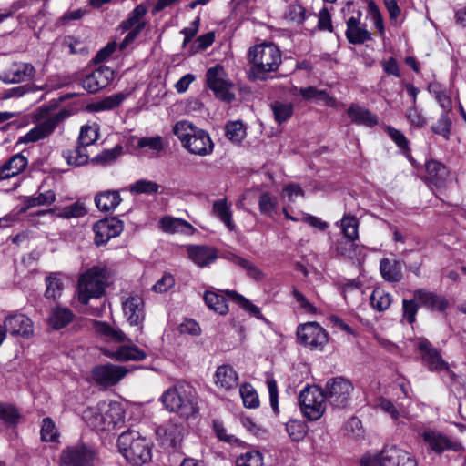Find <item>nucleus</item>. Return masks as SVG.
I'll use <instances>...</instances> for the list:
<instances>
[{"instance_id":"nucleus-16","label":"nucleus","mask_w":466,"mask_h":466,"mask_svg":"<svg viewBox=\"0 0 466 466\" xmlns=\"http://www.w3.org/2000/svg\"><path fill=\"white\" fill-rule=\"evenodd\" d=\"M35 69L30 63L14 62L0 72V80L6 84L30 81L35 77Z\"/></svg>"},{"instance_id":"nucleus-21","label":"nucleus","mask_w":466,"mask_h":466,"mask_svg":"<svg viewBox=\"0 0 466 466\" xmlns=\"http://www.w3.org/2000/svg\"><path fill=\"white\" fill-rule=\"evenodd\" d=\"M361 12H358V16L350 17L347 22L345 35L349 43L352 45H361L371 40V34L368 31L366 25L360 23Z\"/></svg>"},{"instance_id":"nucleus-59","label":"nucleus","mask_w":466,"mask_h":466,"mask_svg":"<svg viewBox=\"0 0 466 466\" xmlns=\"http://www.w3.org/2000/svg\"><path fill=\"white\" fill-rule=\"evenodd\" d=\"M137 147H148L153 151L159 152L163 149L162 137L159 136L141 137L137 142Z\"/></svg>"},{"instance_id":"nucleus-8","label":"nucleus","mask_w":466,"mask_h":466,"mask_svg":"<svg viewBox=\"0 0 466 466\" xmlns=\"http://www.w3.org/2000/svg\"><path fill=\"white\" fill-rule=\"evenodd\" d=\"M322 390L329 404L333 408L344 409L349 404L354 387L350 380L339 376L328 380Z\"/></svg>"},{"instance_id":"nucleus-38","label":"nucleus","mask_w":466,"mask_h":466,"mask_svg":"<svg viewBox=\"0 0 466 466\" xmlns=\"http://www.w3.org/2000/svg\"><path fill=\"white\" fill-rule=\"evenodd\" d=\"M370 301L371 307L377 311H384L389 309L392 302V297L390 293L386 292L380 288L373 289Z\"/></svg>"},{"instance_id":"nucleus-62","label":"nucleus","mask_w":466,"mask_h":466,"mask_svg":"<svg viewBox=\"0 0 466 466\" xmlns=\"http://www.w3.org/2000/svg\"><path fill=\"white\" fill-rule=\"evenodd\" d=\"M258 206L262 214L271 216L277 206V202L268 192H264L259 197Z\"/></svg>"},{"instance_id":"nucleus-17","label":"nucleus","mask_w":466,"mask_h":466,"mask_svg":"<svg viewBox=\"0 0 466 466\" xmlns=\"http://www.w3.org/2000/svg\"><path fill=\"white\" fill-rule=\"evenodd\" d=\"M417 348L421 355L424 365L431 371L448 370V363L441 358L439 350L426 339H420Z\"/></svg>"},{"instance_id":"nucleus-43","label":"nucleus","mask_w":466,"mask_h":466,"mask_svg":"<svg viewBox=\"0 0 466 466\" xmlns=\"http://www.w3.org/2000/svg\"><path fill=\"white\" fill-rule=\"evenodd\" d=\"M227 294L228 296L232 298L242 309L248 311L251 315H253L258 319H264L260 309L254 305L250 300H248L242 295L238 294L235 290H228Z\"/></svg>"},{"instance_id":"nucleus-2","label":"nucleus","mask_w":466,"mask_h":466,"mask_svg":"<svg viewBox=\"0 0 466 466\" xmlns=\"http://www.w3.org/2000/svg\"><path fill=\"white\" fill-rule=\"evenodd\" d=\"M161 399L167 410L178 413L182 418L188 419L198 412L197 392L188 383H178L169 388Z\"/></svg>"},{"instance_id":"nucleus-57","label":"nucleus","mask_w":466,"mask_h":466,"mask_svg":"<svg viewBox=\"0 0 466 466\" xmlns=\"http://www.w3.org/2000/svg\"><path fill=\"white\" fill-rule=\"evenodd\" d=\"M20 418L16 409L10 405L0 403V420L8 425H15Z\"/></svg>"},{"instance_id":"nucleus-41","label":"nucleus","mask_w":466,"mask_h":466,"mask_svg":"<svg viewBox=\"0 0 466 466\" xmlns=\"http://www.w3.org/2000/svg\"><path fill=\"white\" fill-rule=\"evenodd\" d=\"M147 12V6L145 4L137 5L129 14L128 17L121 22L120 28L123 31H127L131 28H134L137 25L142 23L140 20L145 16Z\"/></svg>"},{"instance_id":"nucleus-34","label":"nucleus","mask_w":466,"mask_h":466,"mask_svg":"<svg viewBox=\"0 0 466 466\" xmlns=\"http://www.w3.org/2000/svg\"><path fill=\"white\" fill-rule=\"evenodd\" d=\"M238 374L229 365H222L216 371V384L225 390H230L238 385Z\"/></svg>"},{"instance_id":"nucleus-64","label":"nucleus","mask_w":466,"mask_h":466,"mask_svg":"<svg viewBox=\"0 0 466 466\" xmlns=\"http://www.w3.org/2000/svg\"><path fill=\"white\" fill-rule=\"evenodd\" d=\"M299 94L306 100L319 99L325 100L328 94L325 90H318L315 86H308L299 89Z\"/></svg>"},{"instance_id":"nucleus-18","label":"nucleus","mask_w":466,"mask_h":466,"mask_svg":"<svg viewBox=\"0 0 466 466\" xmlns=\"http://www.w3.org/2000/svg\"><path fill=\"white\" fill-rule=\"evenodd\" d=\"M4 329L13 336L29 338L34 333L32 320L22 313H12L5 318Z\"/></svg>"},{"instance_id":"nucleus-32","label":"nucleus","mask_w":466,"mask_h":466,"mask_svg":"<svg viewBox=\"0 0 466 466\" xmlns=\"http://www.w3.org/2000/svg\"><path fill=\"white\" fill-rule=\"evenodd\" d=\"M347 114L351 118V121L357 125H363L371 127L378 123V119L375 115H373L370 110L357 105H351L348 108Z\"/></svg>"},{"instance_id":"nucleus-1","label":"nucleus","mask_w":466,"mask_h":466,"mask_svg":"<svg viewBox=\"0 0 466 466\" xmlns=\"http://www.w3.org/2000/svg\"><path fill=\"white\" fill-rule=\"evenodd\" d=\"M248 58L250 64L248 78L266 80L268 73L278 70L282 61V55L276 45L263 43L250 47Z\"/></svg>"},{"instance_id":"nucleus-28","label":"nucleus","mask_w":466,"mask_h":466,"mask_svg":"<svg viewBox=\"0 0 466 466\" xmlns=\"http://www.w3.org/2000/svg\"><path fill=\"white\" fill-rule=\"evenodd\" d=\"M414 297L420 305L432 310L443 311L448 306L446 299L422 289H417L414 292Z\"/></svg>"},{"instance_id":"nucleus-52","label":"nucleus","mask_w":466,"mask_h":466,"mask_svg":"<svg viewBox=\"0 0 466 466\" xmlns=\"http://www.w3.org/2000/svg\"><path fill=\"white\" fill-rule=\"evenodd\" d=\"M126 98V96L122 93L115 94L107 96L101 101H98L93 105L96 111L100 110H111L117 107Z\"/></svg>"},{"instance_id":"nucleus-51","label":"nucleus","mask_w":466,"mask_h":466,"mask_svg":"<svg viewBox=\"0 0 466 466\" xmlns=\"http://www.w3.org/2000/svg\"><path fill=\"white\" fill-rule=\"evenodd\" d=\"M196 129L197 127L193 126L191 122L187 120H181L174 125L173 133L181 141L182 146H184V142H186V140L190 137L191 134Z\"/></svg>"},{"instance_id":"nucleus-9","label":"nucleus","mask_w":466,"mask_h":466,"mask_svg":"<svg viewBox=\"0 0 466 466\" xmlns=\"http://www.w3.org/2000/svg\"><path fill=\"white\" fill-rule=\"evenodd\" d=\"M69 113L66 110H60L58 113L50 116L46 120L38 123L34 128L25 136L20 137L16 145L35 143L49 137L56 127L68 117Z\"/></svg>"},{"instance_id":"nucleus-10","label":"nucleus","mask_w":466,"mask_h":466,"mask_svg":"<svg viewBox=\"0 0 466 466\" xmlns=\"http://www.w3.org/2000/svg\"><path fill=\"white\" fill-rule=\"evenodd\" d=\"M224 76L225 71L223 66L216 65L208 69L206 81L208 86L214 92L216 97L229 103L235 99V95L230 91L231 85L225 80Z\"/></svg>"},{"instance_id":"nucleus-14","label":"nucleus","mask_w":466,"mask_h":466,"mask_svg":"<svg viewBox=\"0 0 466 466\" xmlns=\"http://www.w3.org/2000/svg\"><path fill=\"white\" fill-rule=\"evenodd\" d=\"M128 372L124 366L114 364L97 365L92 369L93 380L102 386H113L118 383Z\"/></svg>"},{"instance_id":"nucleus-44","label":"nucleus","mask_w":466,"mask_h":466,"mask_svg":"<svg viewBox=\"0 0 466 466\" xmlns=\"http://www.w3.org/2000/svg\"><path fill=\"white\" fill-rule=\"evenodd\" d=\"M239 394L246 408L255 409L259 406L258 396L251 384L245 383L241 385L239 389Z\"/></svg>"},{"instance_id":"nucleus-29","label":"nucleus","mask_w":466,"mask_h":466,"mask_svg":"<svg viewBox=\"0 0 466 466\" xmlns=\"http://www.w3.org/2000/svg\"><path fill=\"white\" fill-rule=\"evenodd\" d=\"M423 440L437 453H441L445 450L457 451V444L452 443L445 435L436 431L424 432Z\"/></svg>"},{"instance_id":"nucleus-5","label":"nucleus","mask_w":466,"mask_h":466,"mask_svg":"<svg viewBox=\"0 0 466 466\" xmlns=\"http://www.w3.org/2000/svg\"><path fill=\"white\" fill-rule=\"evenodd\" d=\"M360 466H417V461L410 452L392 445L374 456L362 457Z\"/></svg>"},{"instance_id":"nucleus-23","label":"nucleus","mask_w":466,"mask_h":466,"mask_svg":"<svg viewBox=\"0 0 466 466\" xmlns=\"http://www.w3.org/2000/svg\"><path fill=\"white\" fill-rule=\"evenodd\" d=\"M105 356L116 361H140L147 357V353L136 345H122L116 350H102Z\"/></svg>"},{"instance_id":"nucleus-37","label":"nucleus","mask_w":466,"mask_h":466,"mask_svg":"<svg viewBox=\"0 0 466 466\" xmlns=\"http://www.w3.org/2000/svg\"><path fill=\"white\" fill-rule=\"evenodd\" d=\"M45 283L46 286V299L56 300L61 297L64 286L59 272H51L46 277Z\"/></svg>"},{"instance_id":"nucleus-36","label":"nucleus","mask_w":466,"mask_h":466,"mask_svg":"<svg viewBox=\"0 0 466 466\" xmlns=\"http://www.w3.org/2000/svg\"><path fill=\"white\" fill-rule=\"evenodd\" d=\"M62 155L67 164L74 167L84 166L89 161L86 147L80 145L78 142L77 146L74 149L64 150Z\"/></svg>"},{"instance_id":"nucleus-58","label":"nucleus","mask_w":466,"mask_h":466,"mask_svg":"<svg viewBox=\"0 0 466 466\" xmlns=\"http://www.w3.org/2000/svg\"><path fill=\"white\" fill-rule=\"evenodd\" d=\"M286 431L289 436L295 441H301L305 436V427L298 420H289L286 423Z\"/></svg>"},{"instance_id":"nucleus-49","label":"nucleus","mask_w":466,"mask_h":466,"mask_svg":"<svg viewBox=\"0 0 466 466\" xmlns=\"http://www.w3.org/2000/svg\"><path fill=\"white\" fill-rule=\"evenodd\" d=\"M451 119L447 113H443L436 124L431 126L434 134L443 137L446 140L450 139Z\"/></svg>"},{"instance_id":"nucleus-63","label":"nucleus","mask_w":466,"mask_h":466,"mask_svg":"<svg viewBox=\"0 0 466 466\" xmlns=\"http://www.w3.org/2000/svg\"><path fill=\"white\" fill-rule=\"evenodd\" d=\"M388 134L403 152L409 151V141L399 129L389 127Z\"/></svg>"},{"instance_id":"nucleus-4","label":"nucleus","mask_w":466,"mask_h":466,"mask_svg":"<svg viewBox=\"0 0 466 466\" xmlns=\"http://www.w3.org/2000/svg\"><path fill=\"white\" fill-rule=\"evenodd\" d=\"M119 451L129 462L142 465L151 460V442L138 431L127 430L117 439Z\"/></svg>"},{"instance_id":"nucleus-20","label":"nucleus","mask_w":466,"mask_h":466,"mask_svg":"<svg viewBox=\"0 0 466 466\" xmlns=\"http://www.w3.org/2000/svg\"><path fill=\"white\" fill-rule=\"evenodd\" d=\"M114 77V72L107 66H99L82 80V86L89 93H96L106 87Z\"/></svg>"},{"instance_id":"nucleus-42","label":"nucleus","mask_w":466,"mask_h":466,"mask_svg":"<svg viewBox=\"0 0 466 466\" xmlns=\"http://www.w3.org/2000/svg\"><path fill=\"white\" fill-rule=\"evenodd\" d=\"M225 129L226 137L233 143H240L246 137V128L240 120L228 122Z\"/></svg>"},{"instance_id":"nucleus-6","label":"nucleus","mask_w":466,"mask_h":466,"mask_svg":"<svg viewBox=\"0 0 466 466\" xmlns=\"http://www.w3.org/2000/svg\"><path fill=\"white\" fill-rule=\"evenodd\" d=\"M106 269L93 267L83 274L78 280V299L87 304L91 298H99L105 292Z\"/></svg>"},{"instance_id":"nucleus-61","label":"nucleus","mask_w":466,"mask_h":466,"mask_svg":"<svg viewBox=\"0 0 466 466\" xmlns=\"http://www.w3.org/2000/svg\"><path fill=\"white\" fill-rule=\"evenodd\" d=\"M306 9L300 5H291L288 8L287 18L290 21L296 23L297 25H301L306 19Z\"/></svg>"},{"instance_id":"nucleus-26","label":"nucleus","mask_w":466,"mask_h":466,"mask_svg":"<svg viewBox=\"0 0 466 466\" xmlns=\"http://www.w3.org/2000/svg\"><path fill=\"white\" fill-rule=\"evenodd\" d=\"M27 163V158L22 154L14 155L0 167V180L18 175L26 167Z\"/></svg>"},{"instance_id":"nucleus-19","label":"nucleus","mask_w":466,"mask_h":466,"mask_svg":"<svg viewBox=\"0 0 466 466\" xmlns=\"http://www.w3.org/2000/svg\"><path fill=\"white\" fill-rule=\"evenodd\" d=\"M183 147L191 154L204 157L212 153L214 144L208 132L197 127L190 137L184 142Z\"/></svg>"},{"instance_id":"nucleus-30","label":"nucleus","mask_w":466,"mask_h":466,"mask_svg":"<svg viewBox=\"0 0 466 466\" xmlns=\"http://www.w3.org/2000/svg\"><path fill=\"white\" fill-rule=\"evenodd\" d=\"M425 170V179L436 187H441L448 176L447 167L436 160L427 161Z\"/></svg>"},{"instance_id":"nucleus-25","label":"nucleus","mask_w":466,"mask_h":466,"mask_svg":"<svg viewBox=\"0 0 466 466\" xmlns=\"http://www.w3.org/2000/svg\"><path fill=\"white\" fill-rule=\"evenodd\" d=\"M187 253L191 260L199 267H206L217 259V252L208 246H189Z\"/></svg>"},{"instance_id":"nucleus-54","label":"nucleus","mask_w":466,"mask_h":466,"mask_svg":"<svg viewBox=\"0 0 466 466\" xmlns=\"http://www.w3.org/2000/svg\"><path fill=\"white\" fill-rule=\"evenodd\" d=\"M158 189L159 186L156 182L147 179L137 180L130 187V191L136 194L150 195L157 193Z\"/></svg>"},{"instance_id":"nucleus-60","label":"nucleus","mask_w":466,"mask_h":466,"mask_svg":"<svg viewBox=\"0 0 466 466\" xmlns=\"http://www.w3.org/2000/svg\"><path fill=\"white\" fill-rule=\"evenodd\" d=\"M418 304L415 299H403L402 301V311L403 318L409 322V324H413L416 319V314L418 312Z\"/></svg>"},{"instance_id":"nucleus-3","label":"nucleus","mask_w":466,"mask_h":466,"mask_svg":"<svg viewBox=\"0 0 466 466\" xmlns=\"http://www.w3.org/2000/svg\"><path fill=\"white\" fill-rule=\"evenodd\" d=\"M124 411L116 401H100L82 412V420L93 430L110 431L123 420Z\"/></svg>"},{"instance_id":"nucleus-11","label":"nucleus","mask_w":466,"mask_h":466,"mask_svg":"<svg viewBox=\"0 0 466 466\" xmlns=\"http://www.w3.org/2000/svg\"><path fill=\"white\" fill-rule=\"evenodd\" d=\"M224 76L225 71L223 66L216 65L208 69L206 81L208 86L214 92L216 97L229 103L235 99V95L230 91L231 85L225 80Z\"/></svg>"},{"instance_id":"nucleus-35","label":"nucleus","mask_w":466,"mask_h":466,"mask_svg":"<svg viewBox=\"0 0 466 466\" xmlns=\"http://www.w3.org/2000/svg\"><path fill=\"white\" fill-rule=\"evenodd\" d=\"M121 202L120 195L117 191L107 190L99 192L95 197V203L101 211L114 210Z\"/></svg>"},{"instance_id":"nucleus-48","label":"nucleus","mask_w":466,"mask_h":466,"mask_svg":"<svg viewBox=\"0 0 466 466\" xmlns=\"http://www.w3.org/2000/svg\"><path fill=\"white\" fill-rule=\"evenodd\" d=\"M123 147L120 145H116L111 149H105L100 154L96 156L91 161L95 164L106 165L114 162L121 154Z\"/></svg>"},{"instance_id":"nucleus-7","label":"nucleus","mask_w":466,"mask_h":466,"mask_svg":"<svg viewBox=\"0 0 466 466\" xmlns=\"http://www.w3.org/2000/svg\"><path fill=\"white\" fill-rule=\"evenodd\" d=\"M299 403L308 420H317L324 414L327 401L320 387L307 386L299 395Z\"/></svg>"},{"instance_id":"nucleus-31","label":"nucleus","mask_w":466,"mask_h":466,"mask_svg":"<svg viewBox=\"0 0 466 466\" xmlns=\"http://www.w3.org/2000/svg\"><path fill=\"white\" fill-rule=\"evenodd\" d=\"M382 278L389 282H399L402 279V266L397 259L382 258L380 263Z\"/></svg>"},{"instance_id":"nucleus-40","label":"nucleus","mask_w":466,"mask_h":466,"mask_svg":"<svg viewBox=\"0 0 466 466\" xmlns=\"http://www.w3.org/2000/svg\"><path fill=\"white\" fill-rule=\"evenodd\" d=\"M213 213L228 227L233 230L235 225L232 221V213L226 199H218L213 203Z\"/></svg>"},{"instance_id":"nucleus-12","label":"nucleus","mask_w":466,"mask_h":466,"mask_svg":"<svg viewBox=\"0 0 466 466\" xmlns=\"http://www.w3.org/2000/svg\"><path fill=\"white\" fill-rule=\"evenodd\" d=\"M298 340L310 350L322 348L328 342V333L317 322H307L297 329Z\"/></svg>"},{"instance_id":"nucleus-27","label":"nucleus","mask_w":466,"mask_h":466,"mask_svg":"<svg viewBox=\"0 0 466 466\" xmlns=\"http://www.w3.org/2000/svg\"><path fill=\"white\" fill-rule=\"evenodd\" d=\"M93 327L95 331L103 337L106 341L116 343L130 341V339L121 329H115L106 322L94 320Z\"/></svg>"},{"instance_id":"nucleus-53","label":"nucleus","mask_w":466,"mask_h":466,"mask_svg":"<svg viewBox=\"0 0 466 466\" xmlns=\"http://www.w3.org/2000/svg\"><path fill=\"white\" fill-rule=\"evenodd\" d=\"M262 455L257 451H248L237 458L236 466H262Z\"/></svg>"},{"instance_id":"nucleus-56","label":"nucleus","mask_w":466,"mask_h":466,"mask_svg":"<svg viewBox=\"0 0 466 466\" xmlns=\"http://www.w3.org/2000/svg\"><path fill=\"white\" fill-rule=\"evenodd\" d=\"M97 129L96 127L86 125L81 127L77 142L80 145L87 147L93 145L97 140Z\"/></svg>"},{"instance_id":"nucleus-39","label":"nucleus","mask_w":466,"mask_h":466,"mask_svg":"<svg viewBox=\"0 0 466 466\" xmlns=\"http://www.w3.org/2000/svg\"><path fill=\"white\" fill-rule=\"evenodd\" d=\"M204 301L210 309L220 315H225L228 311L227 299L222 295L212 291H206L204 293Z\"/></svg>"},{"instance_id":"nucleus-13","label":"nucleus","mask_w":466,"mask_h":466,"mask_svg":"<svg viewBox=\"0 0 466 466\" xmlns=\"http://www.w3.org/2000/svg\"><path fill=\"white\" fill-rule=\"evenodd\" d=\"M94 451L86 444H77L63 450L60 466H94Z\"/></svg>"},{"instance_id":"nucleus-47","label":"nucleus","mask_w":466,"mask_h":466,"mask_svg":"<svg viewBox=\"0 0 466 466\" xmlns=\"http://www.w3.org/2000/svg\"><path fill=\"white\" fill-rule=\"evenodd\" d=\"M56 200V194L52 190L40 193L36 197H29L25 201V209H28L36 206L51 205Z\"/></svg>"},{"instance_id":"nucleus-46","label":"nucleus","mask_w":466,"mask_h":466,"mask_svg":"<svg viewBox=\"0 0 466 466\" xmlns=\"http://www.w3.org/2000/svg\"><path fill=\"white\" fill-rule=\"evenodd\" d=\"M354 241L355 240L349 238L338 240L336 245L337 253L349 259L355 258L360 248Z\"/></svg>"},{"instance_id":"nucleus-24","label":"nucleus","mask_w":466,"mask_h":466,"mask_svg":"<svg viewBox=\"0 0 466 466\" xmlns=\"http://www.w3.org/2000/svg\"><path fill=\"white\" fill-rule=\"evenodd\" d=\"M184 427L172 421L157 429V433L163 437V443L173 449H177L184 437Z\"/></svg>"},{"instance_id":"nucleus-15","label":"nucleus","mask_w":466,"mask_h":466,"mask_svg":"<svg viewBox=\"0 0 466 466\" xmlns=\"http://www.w3.org/2000/svg\"><path fill=\"white\" fill-rule=\"evenodd\" d=\"M123 229V221L116 217L101 219L93 227L94 242L96 246L105 245L110 238L119 236Z\"/></svg>"},{"instance_id":"nucleus-55","label":"nucleus","mask_w":466,"mask_h":466,"mask_svg":"<svg viewBox=\"0 0 466 466\" xmlns=\"http://www.w3.org/2000/svg\"><path fill=\"white\" fill-rule=\"evenodd\" d=\"M40 434L43 441H55L57 439V430L51 418L43 419Z\"/></svg>"},{"instance_id":"nucleus-22","label":"nucleus","mask_w":466,"mask_h":466,"mask_svg":"<svg viewBox=\"0 0 466 466\" xmlns=\"http://www.w3.org/2000/svg\"><path fill=\"white\" fill-rule=\"evenodd\" d=\"M143 299L140 297H130L123 302V312L130 326L137 327V330L142 329L145 318Z\"/></svg>"},{"instance_id":"nucleus-50","label":"nucleus","mask_w":466,"mask_h":466,"mask_svg":"<svg viewBox=\"0 0 466 466\" xmlns=\"http://www.w3.org/2000/svg\"><path fill=\"white\" fill-rule=\"evenodd\" d=\"M342 232L344 234L343 238H349L356 240L358 239V227L359 223L353 216H344L341 220Z\"/></svg>"},{"instance_id":"nucleus-33","label":"nucleus","mask_w":466,"mask_h":466,"mask_svg":"<svg viewBox=\"0 0 466 466\" xmlns=\"http://www.w3.org/2000/svg\"><path fill=\"white\" fill-rule=\"evenodd\" d=\"M73 318L74 314L69 309L57 306L51 309L48 324L57 330L68 325L73 320Z\"/></svg>"},{"instance_id":"nucleus-45","label":"nucleus","mask_w":466,"mask_h":466,"mask_svg":"<svg viewBox=\"0 0 466 466\" xmlns=\"http://www.w3.org/2000/svg\"><path fill=\"white\" fill-rule=\"evenodd\" d=\"M271 109L279 124L286 122L293 114V106L290 103L275 102L271 104Z\"/></svg>"}]
</instances>
